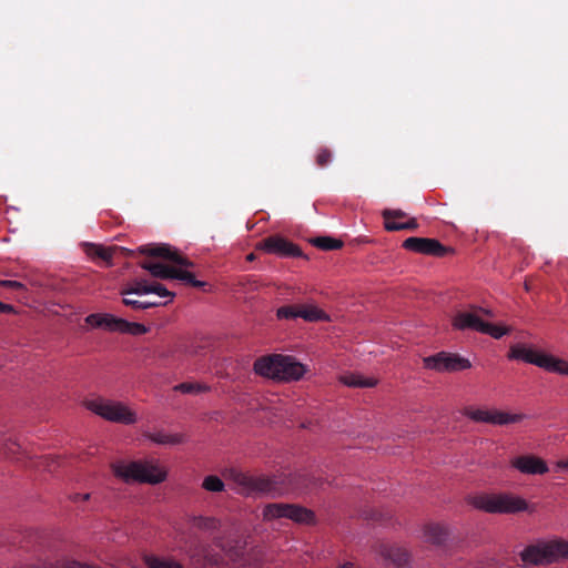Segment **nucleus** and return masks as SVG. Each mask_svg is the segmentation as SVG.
Returning <instances> with one entry per match:
<instances>
[{"label":"nucleus","instance_id":"f257e3e1","mask_svg":"<svg viewBox=\"0 0 568 568\" xmlns=\"http://www.w3.org/2000/svg\"><path fill=\"white\" fill-rule=\"evenodd\" d=\"M256 374L276 381H298L306 373V367L294 357L281 354L262 356L254 363Z\"/></svg>","mask_w":568,"mask_h":568},{"label":"nucleus","instance_id":"f03ea898","mask_svg":"<svg viewBox=\"0 0 568 568\" xmlns=\"http://www.w3.org/2000/svg\"><path fill=\"white\" fill-rule=\"evenodd\" d=\"M113 473L124 481L156 485L166 479V470L156 460L119 462L112 464Z\"/></svg>","mask_w":568,"mask_h":568},{"label":"nucleus","instance_id":"7ed1b4c3","mask_svg":"<svg viewBox=\"0 0 568 568\" xmlns=\"http://www.w3.org/2000/svg\"><path fill=\"white\" fill-rule=\"evenodd\" d=\"M223 476L225 479L233 481L236 493L242 495L276 496L283 494L284 491V489L278 486V480L276 478L252 476L236 468L225 469L223 471Z\"/></svg>","mask_w":568,"mask_h":568},{"label":"nucleus","instance_id":"20e7f679","mask_svg":"<svg viewBox=\"0 0 568 568\" xmlns=\"http://www.w3.org/2000/svg\"><path fill=\"white\" fill-rule=\"evenodd\" d=\"M470 505L489 514H517L528 509L524 498L510 493L479 494L470 498Z\"/></svg>","mask_w":568,"mask_h":568},{"label":"nucleus","instance_id":"39448f33","mask_svg":"<svg viewBox=\"0 0 568 568\" xmlns=\"http://www.w3.org/2000/svg\"><path fill=\"white\" fill-rule=\"evenodd\" d=\"M508 359L523 361L536 365L547 372L568 376V362L552 355L538 352L531 346L517 343L510 346Z\"/></svg>","mask_w":568,"mask_h":568},{"label":"nucleus","instance_id":"423d86ee","mask_svg":"<svg viewBox=\"0 0 568 568\" xmlns=\"http://www.w3.org/2000/svg\"><path fill=\"white\" fill-rule=\"evenodd\" d=\"M568 559V541L555 539L528 545L520 551L525 565H546L559 559Z\"/></svg>","mask_w":568,"mask_h":568},{"label":"nucleus","instance_id":"0eeeda50","mask_svg":"<svg viewBox=\"0 0 568 568\" xmlns=\"http://www.w3.org/2000/svg\"><path fill=\"white\" fill-rule=\"evenodd\" d=\"M84 405L89 410L113 423L131 425L136 422L135 413L121 402L98 397L85 400Z\"/></svg>","mask_w":568,"mask_h":568},{"label":"nucleus","instance_id":"6e6552de","mask_svg":"<svg viewBox=\"0 0 568 568\" xmlns=\"http://www.w3.org/2000/svg\"><path fill=\"white\" fill-rule=\"evenodd\" d=\"M263 518L265 520L287 518L298 524H312L314 521V513L298 505L274 503L267 504L264 507Z\"/></svg>","mask_w":568,"mask_h":568},{"label":"nucleus","instance_id":"1a4fd4ad","mask_svg":"<svg viewBox=\"0 0 568 568\" xmlns=\"http://www.w3.org/2000/svg\"><path fill=\"white\" fill-rule=\"evenodd\" d=\"M424 366L427 369L436 372H458L471 367L469 359L459 356L458 354L439 352L435 355L425 357L423 359Z\"/></svg>","mask_w":568,"mask_h":568},{"label":"nucleus","instance_id":"9d476101","mask_svg":"<svg viewBox=\"0 0 568 568\" xmlns=\"http://www.w3.org/2000/svg\"><path fill=\"white\" fill-rule=\"evenodd\" d=\"M464 415L477 423H488L498 426L519 423L526 417L524 414H509L497 409L489 410L474 407L465 408Z\"/></svg>","mask_w":568,"mask_h":568},{"label":"nucleus","instance_id":"9b49d317","mask_svg":"<svg viewBox=\"0 0 568 568\" xmlns=\"http://www.w3.org/2000/svg\"><path fill=\"white\" fill-rule=\"evenodd\" d=\"M481 315L491 317L493 313L487 308L470 306L467 311L456 313L453 318V326L459 331L471 329L480 333L485 322L483 321Z\"/></svg>","mask_w":568,"mask_h":568},{"label":"nucleus","instance_id":"f8f14e48","mask_svg":"<svg viewBox=\"0 0 568 568\" xmlns=\"http://www.w3.org/2000/svg\"><path fill=\"white\" fill-rule=\"evenodd\" d=\"M403 247L415 253L437 257L445 256L450 252V248L444 246L438 240L428 237H408L403 242Z\"/></svg>","mask_w":568,"mask_h":568},{"label":"nucleus","instance_id":"ddd939ff","mask_svg":"<svg viewBox=\"0 0 568 568\" xmlns=\"http://www.w3.org/2000/svg\"><path fill=\"white\" fill-rule=\"evenodd\" d=\"M138 252L143 255L164 258L166 261L175 263L179 266H184L185 268L194 266L193 262L180 255L175 250H173L168 244L141 245L138 248Z\"/></svg>","mask_w":568,"mask_h":568},{"label":"nucleus","instance_id":"4468645a","mask_svg":"<svg viewBox=\"0 0 568 568\" xmlns=\"http://www.w3.org/2000/svg\"><path fill=\"white\" fill-rule=\"evenodd\" d=\"M260 248L266 253L276 254L282 257H296L302 255V251L298 246L277 235L264 239L260 244Z\"/></svg>","mask_w":568,"mask_h":568},{"label":"nucleus","instance_id":"2eb2a0df","mask_svg":"<svg viewBox=\"0 0 568 568\" xmlns=\"http://www.w3.org/2000/svg\"><path fill=\"white\" fill-rule=\"evenodd\" d=\"M85 322L97 328H104L109 332H125V327L128 326V321L115 317L111 314H90L85 317Z\"/></svg>","mask_w":568,"mask_h":568},{"label":"nucleus","instance_id":"dca6fc26","mask_svg":"<svg viewBox=\"0 0 568 568\" xmlns=\"http://www.w3.org/2000/svg\"><path fill=\"white\" fill-rule=\"evenodd\" d=\"M511 466L528 475H542L548 471L547 464L534 455L518 456L511 460Z\"/></svg>","mask_w":568,"mask_h":568},{"label":"nucleus","instance_id":"f3484780","mask_svg":"<svg viewBox=\"0 0 568 568\" xmlns=\"http://www.w3.org/2000/svg\"><path fill=\"white\" fill-rule=\"evenodd\" d=\"M287 480L290 489L301 494L322 488L324 484L322 478L306 473L290 475Z\"/></svg>","mask_w":568,"mask_h":568},{"label":"nucleus","instance_id":"a211bd4d","mask_svg":"<svg viewBox=\"0 0 568 568\" xmlns=\"http://www.w3.org/2000/svg\"><path fill=\"white\" fill-rule=\"evenodd\" d=\"M379 552L384 559L388 560L389 562L394 564L399 568L404 567L409 559L408 552L405 549L397 546L383 545L381 546Z\"/></svg>","mask_w":568,"mask_h":568},{"label":"nucleus","instance_id":"6ab92c4d","mask_svg":"<svg viewBox=\"0 0 568 568\" xmlns=\"http://www.w3.org/2000/svg\"><path fill=\"white\" fill-rule=\"evenodd\" d=\"M143 436L158 445H179L184 442L182 434H168L163 430L144 432Z\"/></svg>","mask_w":568,"mask_h":568},{"label":"nucleus","instance_id":"aec40b11","mask_svg":"<svg viewBox=\"0 0 568 568\" xmlns=\"http://www.w3.org/2000/svg\"><path fill=\"white\" fill-rule=\"evenodd\" d=\"M424 535L428 542L442 545L447 540L449 530L440 524H428L425 526Z\"/></svg>","mask_w":568,"mask_h":568},{"label":"nucleus","instance_id":"412c9836","mask_svg":"<svg viewBox=\"0 0 568 568\" xmlns=\"http://www.w3.org/2000/svg\"><path fill=\"white\" fill-rule=\"evenodd\" d=\"M140 266L143 270L150 272V274L152 276H154L156 278H161V280L174 278V272L176 268L173 266H168L162 263H154V262H148V261L141 262Z\"/></svg>","mask_w":568,"mask_h":568},{"label":"nucleus","instance_id":"4be33fe9","mask_svg":"<svg viewBox=\"0 0 568 568\" xmlns=\"http://www.w3.org/2000/svg\"><path fill=\"white\" fill-rule=\"evenodd\" d=\"M344 385L349 387H373L376 385L374 378H367L359 374H348L341 377Z\"/></svg>","mask_w":568,"mask_h":568},{"label":"nucleus","instance_id":"5701e85b","mask_svg":"<svg viewBox=\"0 0 568 568\" xmlns=\"http://www.w3.org/2000/svg\"><path fill=\"white\" fill-rule=\"evenodd\" d=\"M191 525L203 531H214L219 529L220 521L215 517L193 516Z\"/></svg>","mask_w":568,"mask_h":568},{"label":"nucleus","instance_id":"b1692460","mask_svg":"<svg viewBox=\"0 0 568 568\" xmlns=\"http://www.w3.org/2000/svg\"><path fill=\"white\" fill-rule=\"evenodd\" d=\"M298 317L307 321V322H316L321 320H325V313L317 308L314 305H302L298 306Z\"/></svg>","mask_w":568,"mask_h":568},{"label":"nucleus","instance_id":"393cba45","mask_svg":"<svg viewBox=\"0 0 568 568\" xmlns=\"http://www.w3.org/2000/svg\"><path fill=\"white\" fill-rule=\"evenodd\" d=\"M311 243L323 251H333L343 247L341 240L331 236H318L311 241Z\"/></svg>","mask_w":568,"mask_h":568},{"label":"nucleus","instance_id":"a878e982","mask_svg":"<svg viewBox=\"0 0 568 568\" xmlns=\"http://www.w3.org/2000/svg\"><path fill=\"white\" fill-rule=\"evenodd\" d=\"M145 565L148 568H184L181 564L172 559L160 558L156 556H146Z\"/></svg>","mask_w":568,"mask_h":568},{"label":"nucleus","instance_id":"bb28decb","mask_svg":"<svg viewBox=\"0 0 568 568\" xmlns=\"http://www.w3.org/2000/svg\"><path fill=\"white\" fill-rule=\"evenodd\" d=\"M174 278L180 280L192 287L200 288L205 285V282L196 280L193 273L189 272L187 270L180 268V267L175 268Z\"/></svg>","mask_w":568,"mask_h":568},{"label":"nucleus","instance_id":"cd10ccee","mask_svg":"<svg viewBox=\"0 0 568 568\" xmlns=\"http://www.w3.org/2000/svg\"><path fill=\"white\" fill-rule=\"evenodd\" d=\"M202 487L203 489L211 493H221L224 490L225 485L220 477L215 475H209L203 479Z\"/></svg>","mask_w":568,"mask_h":568},{"label":"nucleus","instance_id":"c85d7f7f","mask_svg":"<svg viewBox=\"0 0 568 568\" xmlns=\"http://www.w3.org/2000/svg\"><path fill=\"white\" fill-rule=\"evenodd\" d=\"M2 450L7 457L17 459L18 455L23 453L21 444L12 438H8L2 443Z\"/></svg>","mask_w":568,"mask_h":568},{"label":"nucleus","instance_id":"c756f323","mask_svg":"<svg viewBox=\"0 0 568 568\" xmlns=\"http://www.w3.org/2000/svg\"><path fill=\"white\" fill-rule=\"evenodd\" d=\"M113 251L112 247H104L102 245L91 244L89 248V254L99 257L105 262H110L113 257Z\"/></svg>","mask_w":568,"mask_h":568},{"label":"nucleus","instance_id":"7c9ffc66","mask_svg":"<svg viewBox=\"0 0 568 568\" xmlns=\"http://www.w3.org/2000/svg\"><path fill=\"white\" fill-rule=\"evenodd\" d=\"M510 331L509 327H500L487 322H484L480 333L490 335L494 338H500Z\"/></svg>","mask_w":568,"mask_h":568},{"label":"nucleus","instance_id":"2f4dec72","mask_svg":"<svg viewBox=\"0 0 568 568\" xmlns=\"http://www.w3.org/2000/svg\"><path fill=\"white\" fill-rule=\"evenodd\" d=\"M145 290H150V284L145 281H135L132 285L123 288L121 291L122 295L136 294V295H145L149 294Z\"/></svg>","mask_w":568,"mask_h":568},{"label":"nucleus","instance_id":"473e14b6","mask_svg":"<svg viewBox=\"0 0 568 568\" xmlns=\"http://www.w3.org/2000/svg\"><path fill=\"white\" fill-rule=\"evenodd\" d=\"M209 387L196 383H181L174 386V390L183 394H197L207 390Z\"/></svg>","mask_w":568,"mask_h":568},{"label":"nucleus","instance_id":"72a5a7b5","mask_svg":"<svg viewBox=\"0 0 568 568\" xmlns=\"http://www.w3.org/2000/svg\"><path fill=\"white\" fill-rule=\"evenodd\" d=\"M276 316L278 320H295L298 317V306L284 305L277 308Z\"/></svg>","mask_w":568,"mask_h":568},{"label":"nucleus","instance_id":"f704fd0d","mask_svg":"<svg viewBox=\"0 0 568 568\" xmlns=\"http://www.w3.org/2000/svg\"><path fill=\"white\" fill-rule=\"evenodd\" d=\"M333 159V153L327 148H321L316 154L315 162L320 168L327 166Z\"/></svg>","mask_w":568,"mask_h":568},{"label":"nucleus","instance_id":"c9c22d12","mask_svg":"<svg viewBox=\"0 0 568 568\" xmlns=\"http://www.w3.org/2000/svg\"><path fill=\"white\" fill-rule=\"evenodd\" d=\"M149 294L154 293L161 297H170L172 300L174 297V293L170 292L165 286L160 283L150 284V290H145Z\"/></svg>","mask_w":568,"mask_h":568},{"label":"nucleus","instance_id":"e433bc0d","mask_svg":"<svg viewBox=\"0 0 568 568\" xmlns=\"http://www.w3.org/2000/svg\"><path fill=\"white\" fill-rule=\"evenodd\" d=\"M382 217L384 221H388V220L395 221V220H400V219L407 217V214L399 209H385L382 212Z\"/></svg>","mask_w":568,"mask_h":568},{"label":"nucleus","instance_id":"4c0bfd02","mask_svg":"<svg viewBox=\"0 0 568 568\" xmlns=\"http://www.w3.org/2000/svg\"><path fill=\"white\" fill-rule=\"evenodd\" d=\"M146 332L148 328L143 324L128 322V326L125 327L124 333H130L132 335H143Z\"/></svg>","mask_w":568,"mask_h":568},{"label":"nucleus","instance_id":"58836bf2","mask_svg":"<svg viewBox=\"0 0 568 568\" xmlns=\"http://www.w3.org/2000/svg\"><path fill=\"white\" fill-rule=\"evenodd\" d=\"M418 227V223L415 217L408 219L406 222H403V225H392L389 226L390 230H407V231H415Z\"/></svg>","mask_w":568,"mask_h":568},{"label":"nucleus","instance_id":"ea45409f","mask_svg":"<svg viewBox=\"0 0 568 568\" xmlns=\"http://www.w3.org/2000/svg\"><path fill=\"white\" fill-rule=\"evenodd\" d=\"M0 286L16 290V291H24L26 286L21 282L18 281H11V280H0Z\"/></svg>","mask_w":568,"mask_h":568},{"label":"nucleus","instance_id":"a19ab883","mask_svg":"<svg viewBox=\"0 0 568 568\" xmlns=\"http://www.w3.org/2000/svg\"><path fill=\"white\" fill-rule=\"evenodd\" d=\"M142 303H143V301L133 300V298H129V297L123 298V304L132 307L133 310H142V306H143Z\"/></svg>","mask_w":568,"mask_h":568},{"label":"nucleus","instance_id":"79ce46f5","mask_svg":"<svg viewBox=\"0 0 568 568\" xmlns=\"http://www.w3.org/2000/svg\"><path fill=\"white\" fill-rule=\"evenodd\" d=\"M392 225H403V222H396L394 220L384 221V227L388 232H396L397 230H390L389 226Z\"/></svg>","mask_w":568,"mask_h":568},{"label":"nucleus","instance_id":"37998d69","mask_svg":"<svg viewBox=\"0 0 568 568\" xmlns=\"http://www.w3.org/2000/svg\"><path fill=\"white\" fill-rule=\"evenodd\" d=\"M90 498V494H74L72 496V500L78 503V501H85V500H89Z\"/></svg>","mask_w":568,"mask_h":568},{"label":"nucleus","instance_id":"c03bdc74","mask_svg":"<svg viewBox=\"0 0 568 568\" xmlns=\"http://www.w3.org/2000/svg\"><path fill=\"white\" fill-rule=\"evenodd\" d=\"M14 307L10 304L0 302V313H14Z\"/></svg>","mask_w":568,"mask_h":568},{"label":"nucleus","instance_id":"a18cd8bd","mask_svg":"<svg viewBox=\"0 0 568 568\" xmlns=\"http://www.w3.org/2000/svg\"><path fill=\"white\" fill-rule=\"evenodd\" d=\"M142 305H143L142 310H146V308L160 306L161 303L155 302V301H143Z\"/></svg>","mask_w":568,"mask_h":568},{"label":"nucleus","instance_id":"49530a36","mask_svg":"<svg viewBox=\"0 0 568 568\" xmlns=\"http://www.w3.org/2000/svg\"><path fill=\"white\" fill-rule=\"evenodd\" d=\"M121 250L124 252V254L126 256H132L134 254V252L132 250H129V248H121Z\"/></svg>","mask_w":568,"mask_h":568},{"label":"nucleus","instance_id":"de8ad7c7","mask_svg":"<svg viewBox=\"0 0 568 568\" xmlns=\"http://www.w3.org/2000/svg\"><path fill=\"white\" fill-rule=\"evenodd\" d=\"M338 568H354V566L352 562H345L342 566H339Z\"/></svg>","mask_w":568,"mask_h":568},{"label":"nucleus","instance_id":"09e8293b","mask_svg":"<svg viewBox=\"0 0 568 568\" xmlns=\"http://www.w3.org/2000/svg\"><path fill=\"white\" fill-rule=\"evenodd\" d=\"M247 258H248V260H253V258H254V255H253V254H250V255L247 256Z\"/></svg>","mask_w":568,"mask_h":568}]
</instances>
